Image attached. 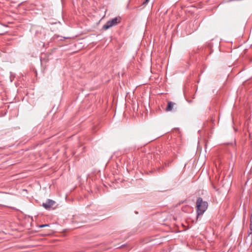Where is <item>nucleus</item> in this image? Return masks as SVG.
I'll return each mask as SVG.
<instances>
[{
  "label": "nucleus",
  "mask_w": 252,
  "mask_h": 252,
  "mask_svg": "<svg viewBox=\"0 0 252 252\" xmlns=\"http://www.w3.org/2000/svg\"><path fill=\"white\" fill-rule=\"evenodd\" d=\"M196 213L197 217L201 216L207 209L208 204L207 201H203L201 197L197 199L196 202Z\"/></svg>",
  "instance_id": "1"
},
{
  "label": "nucleus",
  "mask_w": 252,
  "mask_h": 252,
  "mask_svg": "<svg viewBox=\"0 0 252 252\" xmlns=\"http://www.w3.org/2000/svg\"><path fill=\"white\" fill-rule=\"evenodd\" d=\"M121 18L120 17H115L112 20L107 21L103 26V29L107 30L113 26H116L121 22Z\"/></svg>",
  "instance_id": "2"
},
{
  "label": "nucleus",
  "mask_w": 252,
  "mask_h": 252,
  "mask_svg": "<svg viewBox=\"0 0 252 252\" xmlns=\"http://www.w3.org/2000/svg\"><path fill=\"white\" fill-rule=\"evenodd\" d=\"M56 202L52 199H48L45 203H43L42 206L46 209H49L53 207Z\"/></svg>",
  "instance_id": "3"
},
{
  "label": "nucleus",
  "mask_w": 252,
  "mask_h": 252,
  "mask_svg": "<svg viewBox=\"0 0 252 252\" xmlns=\"http://www.w3.org/2000/svg\"><path fill=\"white\" fill-rule=\"evenodd\" d=\"M175 104V103L172 102V101H168L167 103V106L166 108V111H171L173 110V106Z\"/></svg>",
  "instance_id": "4"
},
{
  "label": "nucleus",
  "mask_w": 252,
  "mask_h": 252,
  "mask_svg": "<svg viewBox=\"0 0 252 252\" xmlns=\"http://www.w3.org/2000/svg\"><path fill=\"white\" fill-rule=\"evenodd\" d=\"M49 225L48 224H42V225H40L39 226L40 227H45V226H48Z\"/></svg>",
  "instance_id": "5"
},
{
  "label": "nucleus",
  "mask_w": 252,
  "mask_h": 252,
  "mask_svg": "<svg viewBox=\"0 0 252 252\" xmlns=\"http://www.w3.org/2000/svg\"><path fill=\"white\" fill-rule=\"evenodd\" d=\"M149 0H145L144 1H143V4H147Z\"/></svg>",
  "instance_id": "6"
}]
</instances>
